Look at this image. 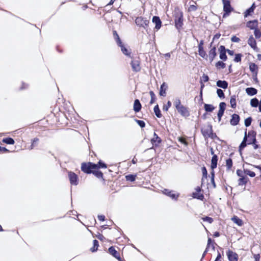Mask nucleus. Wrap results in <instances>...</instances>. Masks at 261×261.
Returning a JSON list of instances; mask_svg holds the SVG:
<instances>
[{"label":"nucleus","instance_id":"1","mask_svg":"<svg viewBox=\"0 0 261 261\" xmlns=\"http://www.w3.org/2000/svg\"><path fill=\"white\" fill-rule=\"evenodd\" d=\"M174 17L175 27L179 32L182 28L183 14L181 11L177 10L175 12Z\"/></svg>","mask_w":261,"mask_h":261},{"label":"nucleus","instance_id":"2","mask_svg":"<svg viewBox=\"0 0 261 261\" xmlns=\"http://www.w3.org/2000/svg\"><path fill=\"white\" fill-rule=\"evenodd\" d=\"M81 169L86 173H90L94 172V170L97 169V165L91 163H83L82 165Z\"/></svg>","mask_w":261,"mask_h":261},{"label":"nucleus","instance_id":"3","mask_svg":"<svg viewBox=\"0 0 261 261\" xmlns=\"http://www.w3.org/2000/svg\"><path fill=\"white\" fill-rule=\"evenodd\" d=\"M135 23L137 25L145 29L148 26L149 20L142 17H138L135 20Z\"/></svg>","mask_w":261,"mask_h":261},{"label":"nucleus","instance_id":"4","mask_svg":"<svg viewBox=\"0 0 261 261\" xmlns=\"http://www.w3.org/2000/svg\"><path fill=\"white\" fill-rule=\"evenodd\" d=\"M162 192L172 199L175 200H177L179 196V194L178 193L176 192L175 191H170L168 189H165L162 191Z\"/></svg>","mask_w":261,"mask_h":261},{"label":"nucleus","instance_id":"5","mask_svg":"<svg viewBox=\"0 0 261 261\" xmlns=\"http://www.w3.org/2000/svg\"><path fill=\"white\" fill-rule=\"evenodd\" d=\"M223 5V10L225 12V14L223 16L225 17L226 15H228L230 13L232 8L230 6V3L229 0H222Z\"/></svg>","mask_w":261,"mask_h":261},{"label":"nucleus","instance_id":"6","mask_svg":"<svg viewBox=\"0 0 261 261\" xmlns=\"http://www.w3.org/2000/svg\"><path fill=\"white\" fill-rule=\"evenodd\" d=\"M177 112L183 117H187L190 115L188 109L182 105L176 109Z\"/></svg>","mask_w":261,"mask_h":261},{"label":"nucleus","instance_id":"7","mask_svg":"<svg viewBox=\"0 0 261 261\" xmlns=\"http://www.w3.org/2000/svg\"><path fill=\"white\" fill-rule=\"evenodd\" d=\"M248 44L256 52H258L259 51V49L256 46V41L252 36H250L248 40Z\"/></svg>","mask_w":261,"mask_h":261},{"label":"nucleus","instance_id":"8","mask_svg":"<svg viewBox=\"0 0 261 261\" xmlns=\"http://www.w3.org/2000/svg\"><path fill=\"white\" fill-rule=\"evenodd\" d=\"M68 177L71 185H77L78 184L77 176L73 172H69Z\"/></svg>","mask_w":261,"mask_h":261},{"label":"nucleus","instance_id":"9","mask_svg":"<svg viewBox=\"0 0 261 261\" xmlns=\"http://www.w3.org/2000/svg\"><path fill=\"white\" fill-rule=\"evenodd\" d=\"M227 255L229 261H238V255L232 251L228 250L227 252Z\"/></svg>","mask_w":261,"mask_h":261},{"label":"nucleus","instance_id":"10","mask_svg":"<svg viewBox=\"0 0 261 261\" xmlns=\"http://www.w3.org/2000/svg\"><path fill=\"white\" fill-rule=\"evenodd\" d=\"M152 21L155 24V29L158 31L162 26V21L160 20L159 17L153 16L152 19Z\"/></svg>","mask_w":261,"mask_h":261},{"label":"nucleus","instance_id":"11","mask_svg":"<svg viewBox=\"0 0 261 261\" xmlns=\"http://www.w3.org/2000/svg\"><path fill=\"white\" fill-rule=\"evenodd\" d=\"M226 104L222 102L219 104V110L218 113V117L219 118V121L221 120V117L224 114V110L225 109Z\"/></svg>","mask_w":261,"mask_h":261},{"label":"nucleus","instance_id":"12","mask_svg":"<svg viewBox=\"0 0 261 261\" xmlns=\"http://www.w3.org/2000/svg\"><path fill=\"white\" fill-rule=\"evenodd\" d=\"M219 50L220 51L219 57L221 59L225 61L227 59V56L226 55V50L224 46H220Z\"/></svg>","mask_w":261,"mask_h":261},{"label":"nucleus","instance_id":"13","mask_svg":"<svg viewBox=\"0 0 261 261\" xmlns=\"http://www.w3.org/2000/svg\"><path fill=\"white\" fill-rule=\"evenodd\" d=\"M216 55V48L215 47H213L208 53V58L211 62L214 60Z\"/></svg>","mask_w":261,"mask_h":261},{"label":"nucleus","instance_id":"14","mask_svg":"<svg viewBox=\"0 0 261 261\" xmlns=\"http://www.w3.org/2000/svg\"><path fill=\"white\" fill-rule=\"evenodd\" d=\"M109 252L116 258L120 261L121 260V258L119 256V253L113 247H111L109 248Z\"/></svg>","mask_w":261,"mask_h":261},{"label":"nucleus","instance_id":"15","mask_svg":"<svg viewBox=\"0 0 261 261\" xmlns=\"http://www.w3.org/2000/svg\"><path fill=\"white\" fill-rule=\"evenodd\" d=\"M257 26L258 22L256 20L249 21L247 23V27L251 30L254 29L255 30V29H257Z\"/></svg>","mask_w":261,"mask_h":261},{"label":"nucleus","instance_id":"16","mask_svg":"<svg viewBox=\"0 0 261 261\" xmlns=\"http://www.w3.org/2000/svg\"><path fill=\"white\" fill-rule=\"evenodd\" d=\"M151 143L155 146H158L161 142V139L158 136L154 133L153 137L152 138Z\"/></svg>","mask_w":261,"mask_h":261},{"label":"nucleus","instance_id":"17","mask_svg":"<svg viewBox=\"0 0 261 261\" xmlns=\"http://www.w3.org/2000/svg\"><path fill=\"white\" fill-rule=\"evenodd\" d=\"M217 161H218L217 156L215 154L214 155L212 158L211 165V168L212 169V171H214V169L217 167Z\"/></svg>","mask_w":261,"mask_h":261},{"label":"nucleus","instance_id":"18","mask_svg":"<svg viewBox=\"0 0 261 261\" xmlns=\"http://www.w3.org/2000/svg\"><path fill=\"white\" fill-rule=\"evenodd\" d=\"M246 93L249 96H253L256 94L257 91L256 89L252 87L247 88L245 90Z\"/></svg>","mask_w":261,"mask_h":261},{"label":"nucleus","instance_id":"19","mask_svg":"<svg viewBox=\"0 0 261 261\" xmlns=\"http://www.w3.org/2000/svg\"><path fill=\"white\" fill-rule=\"evenodd\" d=\"M134 110L136 112H138L140 111L141 108V105L138 99H136L134 103Z\"/></svg>","mask_w":261,"mask_h":261},{"label":"nucleus","instance_id":"20","mask_svg":"<svg viewBox=\"0 0 261 261\" xmlns=\"http://www.w3.org/2000/svg\"><path fill=\"white\" fill-rule=\"evenodd\" d=\"M248 138V144L254 143L255 141V136L254 132H249Z\"/></svg>","mask_w":261,"mask_h":261},{"label":"nucleus","instance_id":"21","mask_svg":"<svg viewBox=\"0 0 261 261\" xmlns=\"http://www.w3.org/2000/svg\"><path fill=\"white\" fill-rule=\"evenodd\" d=\"M167 89V86L165 84V83H163L160 87V95L161 96H165Z\"/></svg>","mask_w":261,"mask_h":261},{"label":"nucleus","instance_id":"22","mask_svg":"<svg viewBox=\"0 0 261 261\" xmlns=\"http://www.w3.org/2000/svg\"><path fill=\"white\" fill-rule=\"evenodd\" d=\"M239 121V116L237 114H233L230 120V123L233 125H237Z\"/></svg>","mask_w":261,"mask_h":261},{"label":"nucleus","instance_id":"23","mask_svg":"<svg viewBox=\"0 0 261 261\" xmlns=\"http://www.w3.org/2000/svg\"><path fill=\"white\" fill-rule=\"evenodd\" d=\"M132 67L133 69L135 71H138L140 69V64L137 61H133L132 62Z\"/></svg>","mask_w":261,"mask_h":261},{"label":"nucleus","instance_id":"24","mask_svg":"<svg viewBox=\"0 0 261 261\" xmlns=\"http://www.w3.org/2000/svg\"><path fill=\"white\" fill-rule=\"evenodd\" d=\"M217 86L223 89H226L228 87V83L225 81H218L217 82Z\"/></svg>","mask_w":261,"mask_h":261},{"label":"nucleus","instance_id":"25","mask_svg":"<svg viewBox=\"0 0 261 261\" xmlns=\"http://www.w3.org/2000/svg\"><path fill=\"white\" fill-rule=\"evenodd\" d=\"M121 47L122 52L126 56L130 57V50L126 48L122 45V43H121V45H119Z\"/></svg>","mask_w":261,"mask_h":261},{"label":"nucleus","instance_id":"26","mask_svg":"<svg viewBox=\"0 0 261 261\" xmlns=\"http://www.w3.org/2000/svg\"><path fill=\"white\" fill-rule=\"evenodd\" d=\"M231 220L239 226H241L243 224V221L237 216L233 217L231 218Z\"/></svg>","mask_w":261,"mask_h":261},{"label":"nucleus","instance_id":"27","mask_svg":"<svg viewBox=\"0 0 261 261\" xmlns=\"http://www.w3.org/2000/svg\"><path fill=\"white\" fill-rule=\"evenodd\" d=\"M257 68V66L255 64L251 63L249 64V69L252 73L256 74Z\"/></svg>","mask_w":261,"mask_h":261},{"label":"nucleus","instance_id":"28","mask_svg":"<svg viewBox=\"0 0 261 261\" xmlns=\"http://www.w3.org/2000/svg\"><path fill=\"white\" fill-rule=\"evenodd\" d=\"M198 54L200 57L204 59H206L207 57L206 52L203 49V47H200L198 48Z\"/></svg>","mask_w":261,"mask_h":261},{"label":"nucleus","instance_id":"29","mask_svg":"<svg viewBox=\"0 0 261 261\" xmlns=\"http://www.w3.org/2000/svg\"><path fill=\"white\" fill-rule=\"evenodd\" d=\"M255 9V5L253 4L252 6L247 9L246 12H245V17H246L247 16L249 15L251 13H253L254 11V10Z\"/></svg>","mask_w":261,"mask_h":261},{"label":"nucleus","instance_id":"30","mask_svg":"<svg viewBox=\"0 0 261 261\" xmlns=\"http://www.w3.org/2000/svg\"><path fill=\"white\" fill-rule=\"evenodd\" d=\"M196 190V192L193 193V197L199 199H201L203 197V196L200 193V189L197 188Z\"/></svg>","mask_w":261,"mask_h":261},{"label":"nucleus","instance_id":"31","mask_svg":"<svg viewBox=\"0 0 261 261\" xmlns=\"http://www.w3.org/2000/svg\"><path fill=\"white\" fill-rule=\"evenodd\" d=\"M204 107L205 111L207 112H211L215 109V107L213 105L209 104H205Z\"/></svg>","mask_w":261,"mask_h":261},{"label":"nucleus","instance_id":"32","mask_svg":"<svg viewBox=\"0 0 261 261\" xmlns=\"http://www.w3.org/2000/svg\"><path fill=\"white\" fill-rule=\"evenodd\" d=\"M173 105L175 107L176 109H177L178 108H179L182 105L181 103V101L179 99V98H176L174 99Z\"/></svg>","mask_w":261,"mask_h":261},{"label":"nucleus","instance_id":"33","mask_svg":"<svg viewBox=\"0 0 261 261\" xmlns=\"http://www.w3.org/2000/svg\"><path fill=\"white\" fill-rule=\"evenodd\" d=\"M230 103L231 105V107L232 108H235L236 107V96L235 95H233L231 97L230 100Z\"/></svg>","mask_w":261,"mask_h":261},{"label":"nucleus","instance_id":"34","mask_svg":"<svg viewBox=\"0 0 261 261\" xmlns=\"http://www.w3.org/2000/svg\"><path fill=\"white\" fill-rule=\"evenodd\" d=\"M153 110H154V112L155 115L156 116V117L158 118H161L162 116V115L161 114V112L159 109L158 105H156L154 107Z\"/></svg>","mask_w":261,"mask_h":261},{"label":"nucleus","instance_id":"35","mask_svg":"<svg viewBox=\"0 0 261 261\" xmlns=\"http://www.w3.org/2000/svg\"><path fill=\"white\" fill-rule=\"evenodd\" d=\"M259 104L258 99L256 98H254L250 100V105L252 107H257Z\"/></svg>","mask_w":261,"mask_h":261},{"label":"nucleus","instance_id":"36","mask_svg":"<svg viewBox=\"0 0 261 261\" xmlns=\"http://www.w3.org/2000/svg\"><path fill=\"white\" fill-rule=\"evenodd\" d=\"M3 142L8 144H14V140L11 138H6L3 139Z\"/></svg>","mask_w":261,"mask_h":261},{"label":"nucleus","instance_id":"37","mask_svg":"<svg viewBox=\"0 0 261 261\" xmlns=\"http://www.w3.org/2000/svg\"><path fill=\"white\" fill-rule=\"evenodd\" d=\"M244 173H245L246 174L249 175V176H250L251 177H253L255 176V173L254 172L251 171L248 169L244 168Z\"/></svg>","mask_w":261,"mask_h":261},{"label":"nucleus","instance_id":"38","mask_svg":"<svg viewBox=\"0 0 261 261\" xmlns=\"http://www.w3.org/2000/svg\"><path fill=\"white\" fill-rule=\"evenodd\" d=\"M247 181V178L245 177L240 178L238 180V184L240 186L245 185Z\"/></svg>","mask_w":261,"mask_h":261},{"label":"nucleus","instance_id":"39","mask_svg":"<svg viewBox=\"0 0 261 261\" xmlns=\"http://www.w3.org/2000/svg\"><path fill=\"white\" fill-rule=\"evenodd\" d=\"M113 35H114V37L115 39L116 40V42L118 44V45H121L122 42L121 41V40L119 37V36L116 31L114 32Z\"/></svg>","mask_w":261,"mask_h":261},{"label":"nucleus","instance_id":"40","mask_svg":"<svg viewBox=\"0 0 261 261\" xmlns=\"http://www.w3.org/2000/svg\"><path fill=\"white\" fill-rule=\"evenodd\" d=\"M247 134H246V132H245V137H244V140H243V141H242V142L241 143V144H240V149H243L246 146V142L247 141Z\"/></svg>","mask_w":261,"mask_h":261},{"label":"nucleus","instance_id":"41","mask_svg":"<svg viewBox=\"0 0 261 261\" xmlns=\"http://www.w3.org/2000/svg\"><path fill=\"white\" fill-rule=\"evenodd\" d=\"M98 247V242L97 240H95L93 241V247L91 248V250L92 252H94L97 250Z\"/></svg>","mask_w":261,"mask_h":261},{"label":"nucleus","instance_id":"42","mask_svg":"<svg viewBox=\"0 0 261 261\" xmlns=\"http://www.w3.org/2000/svg\"><path fill=\"white\" fill-rule=\"evenodd\" d=\"M216 66L217 68H224L225 67V64L222 61H218L216 63Z\"/></svg>","mask_w":261,"mask_h":261},{"label":"nucleus","instance_id":"43","mask_svg":"<svg viewBox=\"0 0 261 261\" xmlns=\"http://www.w3.org/2000/svg\"><path fill=\"white\" fill-rule=\"evenodd\" d=\"M226 166L228 169H230L232 166L231 159H228L226 161Z\"/></svg>","mask_w":261,"mask_h":261},{"label":"nucleus","instance_id":"44","mask_svg":"<svg viewBox=\"0 0 261 261\" xmlns=\"http://www.w3.org/2000/svg\"><path fill=\"white\" fill-rule=\"evenodd\" d=\"M201 219L204 221L207 222L209 224H211L213 222V219L209 217H202Z\"/></svg>","mask_w":261,"mask_h":261},{"label":"nucleus","instance_id":"45","mask_svg":"<svg viewBox=\"0 0 261 261\" xmlns=\"http://www.w3.org/2000/svg\"><path fill=\"white\" fill-rule=\"evenodd\" d=\"M171 102L170 101H168L166 105H164V106L163 107V111H165L166 112L168 111L169 109L171 107Z\"/></svg>","mask_w":261,"mask_h":261},{"label":"nucleus","instance_id":"46","mask_svg":"<svg viewBox=\"0 0 261 261\" xmlns=\"http://www.w3.org/2000/svg\"><path fill=\"white\" fill-rule=\"evenodd\" d=\"M254 34L256 38H259L261 37V32L258 29L254 30Z\"/></svg>","mask_w":261,"mask_h":261},{"label":"nucleus","instance_id":"47","mask_svg":"<svg viewBox=\"0 0 261 261\" xmlns=\"http://www.w3.org/2000/svg\"><path fill=\"white\" fill-rule=\"evenodd\" d=\"M217 93L218 96L219 97H220V98L224 97V94L223 91L221 89H217Z\"/></svg>","mask_w":261,"mask_h":261},{"label":"nucleus","instance_id":"48","mask_svg":"<svg viewBox=\"0 0 261 261\" xmlns=\"http://www.w3.org/2000/svg\"><path fill=\"white\" fill-rule=\"evenodd\" d=\"M135 178L136 176L134 175H128L126 176V179L127 180L133 181L135 180Z\"/></svg>","mask_w":261,"mask_h":261},{"label":"nucleus","instance_id":"49","mask_svg":"<svg viewBox=\"0 0 261 261\" xmlns=\"http://www.w3.org/2000/svg\"><path fill=\"white\" fill-rule=\"evenodd\" d=\"M97 170H94V172H92L95 176L98 177H101L102 176V173L100 171H98Z\"/></svg>","mask_w":261,"mask_h":261},{"label":"nucleus","instance_id":"50","mask_svg":"<svg viewBox=\"0 0 261 261\" xmlns=\"http://www.w3.org/2000/svg\"><path fill=\"white\" fill-rule=\"evenodd\" d=\"M241 58H242V55L241 54H236L234 59V61L236 62H240L241 61Z\"/></svg>","mask_w":261,"mask_h":261},{"label":"nucleus","instance_id":"51","mask_svg":"<svg viewBox=\"0 0 261 261\" xmlns=\"http://www.w3.org/2000/svg\"><path fill=\"white\" fill-rule=\"evenodd\" d=\"M97 165V169L99 168H107V165L105 163H103L100 161L99 162Z\"/></svg>","mask_w":261,"mask_h":261},{"label":"nucleus","instance_id":"52","mask_svg":"<svg viewBox=\"0 0 261 261\" xmlns=\"http://www.w3.org/2000/svg\"><path fill=\"white\" fill-rule=\"evenodd\" d=\"M136 121L138 123V124L141 127H144L145 126V123L143 121L139 120H136Z\"/></svg>","mask_w":261,"mask_h":261},{"label":"nucleus","instance_id":"53","mask_svg":"<svg viewBox=\"0 0 261 261\" xmlns=\"http://www.w3.org/2000/svg\"><path fill=\"white\" fill-rule=\"evenodd\" d=\"M244 171H242L241 170H238L237 171V174L238 176H239L240 178L245 177L244 176Z\"/></svg>","mask_w":261,"mask_h":261},{"label":"nucleus","instance_id":"54","mask_svg":"<svg viewBox=\"0 0 261 261\" xmlns=\"http://www.w3.org/2000/svg\"><path fill=\"white\" fill-rule=\"evenodd\" d=\"M251 118L249 117V118H248L245 119V125L246 126H249L251 124Z\"/></svg>","mask_w":261,"mask_h":261},{"label":"nucleus","instance_id":"55","mask_svg":"<svg viewBox=\"0 0 261 261\" xmlns=\"http://www.w3.org/2000/svg\"><path fill=\"white\" fill-rule=\"evenodd\" d=\"M38 139L37 138L34 139L32 141V145H31L30 149H32L34 146L36 145V144L38 143Z\"/></svg>","mask_w":261,"mask_h":261},{"label":"nucleus","instance_id":"56","mask_svg":"<svg viewBox=\"0 0 261 261\" xmlns=\"http://www.w3.org/2000/svg\"><path fill=\"white\" fill-rule=\"evenodd\" d=\"M203 176L205 177H207V170L205 167H203L201 169Z\"/></svg>","mask_w":261,"mask_h":261},{"label":"nucleus","instance_id":"57","mask_svg":"<svg viewBox=\"0 0 261 261\" xmlns=\"http://www.w3.org/2000/svg\"><path fill=\"white\" fill-rule=\"evenodd\" d=\"M211 175H212L211 181H212V184H213L214 186L215 187V184L214 182L215 173H214V171H212L211 172Z\"/></svg>","mask_w":261,"mask_h":261},{"label":"nucleus","instance_id":"58","mask_svg":"<svg viewBox=\"0 0 261 261\" xmlns=\"http://www.w3.org/2000/svg\"><path fill=\"white\" fill-rule=\"evenodd\" d=\"M211 241H212L211 239L210 238H209L208 239L207 246V248L206 249L205 251H206L207 250L208 248H210L211 246H212L213 249L214 248V247L213 245H211Z\"/></svg>","mask_w":261,"mask_h":261},{"label":"nucleus","instance_id":"59","mask_svg":"<svg viewBox=\"0 0 261 261\" xmlns=\"http://www.w3.org/2000/svg\"><path fill=\"white\" fill-rule=\"evenodd\" d=\"M231 41L234 42H238L240 41V39L236 36H233L231 38Z\"/></svg>","mask_w":261,"mask_h":261},{"label":"nucleus","instance_id":"60","mask_svg":"<svg viewBox=\"0 0 261 261\" xmlns=\"http://www.w3.org/2000/svg\"><path fill=\"white\" fill-rule=\"evenodd\" d=\"M208 76L206 75H203L202 76V80L204 82H207L208 81Z\"/></svg>","mask_w":261,"mask_h":261},{"label":"nucleus","instance_id":"61","mask_svg":"<svg viewBox=\"0 0 261 261\" xmlns=\"http://www.w3.org/2000/svg\"><path fill=\"white\" fill-rule=\"evenodd\" d=\"M164 56L167 60H168L170 58L171 54L170 53L165 54L164 55Z\"/></svg>","mask_w":261,"mask_h":261},{"label":"nucleus","instance_id":"62","mask_svg":"<svg viewBox=\"0 0 261 261\" xmlns=\"http://www.w3.org/2000/svg\"><path fill=\"white\" fill-rule=\"evenodd\" d=\"M178 140L179 142H180L181 143L185 144V145H187V143L185 141V139L183 138H181V137H180L178 138Z\"/></svg>","mask_w":261,"mask_h":261},{"label":"nucleus","instance_id":"63","mask_svg":"<svg viewBox=\"0 0 261 261\" xmlns=\"http://www.w3.org/2000/svg\"><path fill=\"white\" fill-rule=\"evenodd\" d=\"M105 216L103 215H99L98 216V219H99V220L100 221H103L105 220Z\"/></svg>","mask_w":261,"mask_h":261},{"label":"nucleus","instance_id":"64","mask_svg":"<svg viewBox=\"0 0 261 261\" xmlns=\"http://www.w3.org/2000/svg\"><path fill=\"white\" fill-rule=\"evenodd\" d=\"M221 257V254L220 253H218L217 256L215 261H221L220 258Z\"/></svg>","mask_w":261,"mask_h":261}]
</instances>
